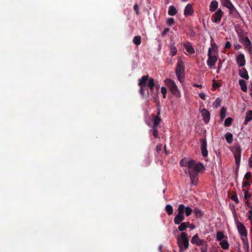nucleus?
Returning a JSON list of instances; mask_svg holds the SVG:
<instances>
[{"instance_id":"18","label":"nucleus","mask_w":252,"mask_h":252,"mask_svg":"<svg viewBox=\"0 0 252 252\" xmlns=\"http://www.w3.org/2000/svg\"><path fill=\"white\" fill-rule=\"evenodd\" d=\"M149 75H144L142 77L141 79H139L138 80V86L139 87L142 86H146L147 82H148V80L149 79Z\"/></svg>"},{"instance_id":"35","label":"nucleus","mask_w":252,"mask_h":252,"mask_svg":"<svg viewBox=\"0 0 252 252\" xmlns=\"http://www.w3.org/2000/svg\"><path fill=\"white\" fill-rule=\"evenodd\" d=\"M165 211L168 215H171L173 214V208L170 204H168L165 207Z\"/></svg>"},{"instance_id":"63","label":"nucleus","mask_w":252,"mask_h":252,"mask_svg":"<svg viewBox=\"0 0 252 252\" xmlns=\"http://www.w3.org/2000/svg\"><path fill=\"white\" fill-rule=\"evenodd\" d=\"M212 46L213 47H216L217 46V44L214 43L213 44H212Z\"/></svg>"},{"instance_id":"52","label":"nucleus","mask_w":252,"mask_h":252,"mask_svg":"<svg viewBox=\"0 0 252 252\" xmlns=\"http://www.w3.org/2000/svg\"><path fill=\"white\" fill-rule=\"evenodd\" d=\"M231 47V44L230 42L229 41H227L225 44V49H229Z\"/></svg>"},{"instance_id":"6","label":"nucleus","mask_w":252,"mask_h":252,"mask_svg":"<svg viewBox=\"0 0 252 252\" xmlns=\"http://www.w3.org/2000/svg\"><path fill=\"white\" fill-rule=\"evenodd\" d=\"M234 156L236 165L239 166L241 157V149L239 145H236L234 147Z\"/></svg>"},{"instance_id":"3","label":"nucleus","mask_w":252,"mask_h":252,"mask_svg":"<svg viewBox=\"0 0 252 252\" xmlns=\"http://www.w3.org/2000/svg\"><path fill=\"white\" fill-rule=\"evenodd\" d=\"M177 242L180 248V252H183V250L187 249L189 245L187 234L182 232L180 237L177 239Z\"/></svg>"},{"instance_id":"54","label":"nucleus","mask_w":252,"mask_h":252,"mask_svg":"<svg viewBox=\"0 0 252 252\" xmlns=\"http://www.w3.org/2000/svg\"><path fill=\"white\" fill-rule=\"evenodd\" d=\"M246 204L249 208H251L252 206V204L249 201H246Z\"/></svg>"},{"instance_id":"14","label":"nucleus","mask_w":252,"mask_h":252,"mask_svg":"<svg viewBox=\"0 0 252 252\" xmlns=\"http://www.w3.org/2000/svg\"><path fill=\"white\" fill-rule=\"evenodd\" d=\"M201 115L203 118L204 122L207 124L209 122L210 119V112L205 108L202 110L201 112Z\"/></svg>"},{"instance_id":"30","label":"nucleus","mask_w":252,"mask_h":252,"mask_svg":"<svg viewBox=\"0 0 252 252\" xmlns=\"http://www.w3.org/2000/svg\"><path fill=\"white\" fill-rule=\"evenodd\" d=\"M225 139L227 142L231 144L233 141V135L230 132H227L225 135Z\"/></svg>"},{"instance_id":"47","label":"nucleus","mask_w":252,"mask_h":252,"mask_svg":"<svg viewBox=\"0 0 252 252\" xmlns=\"http://www.w3.org/2000/svg\"><path fill=\"white\" fill-rule=\"evenodd\" d=\"M221 100L220 98H218L215 101V104L216 107H218L220 105Z\"/></svg>"},{"instance_id":"56","label":"nucleus","mask_w":252,"mask_h":252,"mask_svg":"<svg viewBox=\"0 0 252 252\" xmlns=\"http://www.w3.org/2000/svg\"><path fill=\"white\" fill-rule=\"evenodd\" d=\"M248 217L249 220H251V224H252V215L248 214Z\"/></svg>"},{"instance_id":"49","label":"nucleus","mask_w":252,"mask_h":252,"mask_svg":"<svg viewBox=\"0 0 252 252\" xmlns=\"http://www.w3.org/2000/svg\"><path fill=\"white\" fill-rule=\"evenodd\" d=\"M251 197V194L249 193V192L247 190L245 191L244 193V197L245 199H248Z\"/></svg>"},{"instance_id":"46","label":"nucleus","mask_w":252,"mask_h":252,"mask_svg":"<svg viewBox=\"0 0 252 252\" xmlns=\"http://www.w3.org/2000/svg\"><path fill=\"white\" fill-rule=\"evenodd\" d=\"M133 9H134V10L135 11L137 15H139V6H138V4L135 3L134 5Z\"/></svg>"},{"instance_id":"32","label":"nucleus","mask_w":252,"mask_h":252,"mask_svg":"<svg viewBox=\"0 0 252 252\" xmlns=\"http://www.w3.org/2000/svg\"><path fill=\"white\" fill-rule=\"evenodd\" d=\"M150 132H152L153 136L155 138H158V127L152 126V128L150 130Z\"/></svg>"},{"instance_id":"58","label":"nucleus","mask_w":252,"mask_h":252,"mask_svg":"<svg viewBox=\"0 0 252 252\" xmlns=\"http://www.w3.org/2000/svg\"><path fill=\"white\" fill-rule=\"evenodd\" d=\"M250 208V210L248 211V214L252 215V206Z\"/></svg>"},{"instance_id":"9","label":"nucleus","mask_w":252,"mask_h":252,"mask_svg":"<svg viewBox=\"0 0 252 252\" xmlns=\"http://www.w3.org/2000/svg\"><path fill=\"white\" fill-rule=\"evenodd\" d=\"M207 140L206 138H203L201 140V152L203 157H207L208 155L207 149Z\"/></svg>"},{"instance_id":"51","label":"nucleus","mask_w":252,"mask_h":252,"mask_svg":"<svg viewBox=\"0 0 252 252\" xmlns=\"http://www.w3.org/2000/svg\"><path fill=\"white\" fill-rule=\"evenodd\" d=\"M199 97L203 100H205L206 95L204 93H201L199 94Z\"/></svg>"},{"instance_id":"42","label":"nucleus","mask_w":252,"mask_h":252,"mask_svg":"<svg viewBox=\"0 0 252 252\" xmlns=\"http://www.w3.org/2000/svg\"><path fill=\"white\" fill-rule=\"evenodd\" d=\"M166 22L169 26H172L174 22V19L173 18H169L167 19Z\"/></svg>"},{"instance_id":"1","label":"nucleus","mask_w":252,"mask_h":252,"mask_svg":"<svg viewBox=\"0 0 252 252\" xmlns=\"http://www.w3.org/2000/svg\"><path fill=\"white\" fill-rule=\"evenodd\" d=\"M180 165L182 166L188 167L189 171L191 169L202 171L204 169V166L202 163H196L193 159L188 160L186 158H183L180 161Z\"/></svg>"},{"instance_id":"24","label":"nucleus","mask_w":252,"mask_h":252,"mask_svg":"<svg viewBox=\"0 0 252 252\" xmlns=\"http://www.w3.org/2000/svg\"><path fill=\"white\" fill-rule=\"evenodd\" d=\"M148 87L149 88L150 91L153 92L154 91V88L155 86V83L154 82V79L153 78H150L147 84Z\"/></svg>"},{"instance_id":"2","label":"nucleus","mask_w":252,"mask_h":252,"mask_svg":"<svg viewBox=\"0 0 252 252\" xmlns=\"http://www.w3.org/2000/svg\"><path fill=\"white\" fill-rule=\"evenodd\" d=\"M184 72L185 67L184 63L181 59H179L177 63L175 73L178 80L181 83H183L184 81Z\"/></svg>"},{"instance_id":"27","label":"nucleus","mask_w":252,"mask_h":252,"mask_svg":"<svg viewBox=\"0 0 252 252\" xmlns=\"http://www.w3.org/2000/svg\"><path fill=\"white\" fill-rule=\"evenodd\" d=\"M218 2L217 0H213L210 5V10L211 11H214L217 8Z\"/></svg>"},{"instance_id":"36","label":"nucleus","mask_w":252,"mask_h":252,"mask_svg":"<svg viewBox=\"0 0 252 252\" xmlns=\"http://www.w3.org/2000/svg\"><path fill=\"white\" fill-rule=\"evenodd\" d=\"M226 109L223 107L221 108L220 112V117L221 118V120H223L224 119V118L226 117Z\"/></svg>"},{"instance_id":"5","label":"nucleus","mask_w":252,"mask_h":252,"mask_svg":"<svg viewBox=\"0 0 252 252\" xmlns=\"http://www.w3.org/2000/svg\"><path fill=\"white\" fill-rule=\"evenodd\" d=\"M201 171H198L194 169H191L189 171V177L191 182V184L193 185L196 186L198 183V173Z\"/></svg>"},{"instance_id":"22","label":"nucleus","mask_w":252,"mask_h":252,"mask_svg":"<svg viewBox=\"0 0 252 252\" xmlns=\"http://www.w3.org/2000/svg\"><path fill=\"white\" fill-rule=\"evenodd\" d=\"M180 225L178 226V229L180 231H183L185 230L188 227H189V225L190 224L189 222H182L180 224Z\"/></svg>"},{"instance_id":"40","label":"nucleus","mask_w":252,"mask_h":252,"mask_svg":"<svg viewBox=\"0 0 252 252\" xmlns=\"http://www.w3.org/2000/svg\"><path fill=\"white\" fill-rule=\"evenodd\" d=\"M201 252H207V244L206 242L204 243V244L201 245Z\"/></svg>"},{"instance_id":"7","label":"nucleus","mask_w":252,"mask_h":252,"mask_svg":"<svg viewBox=\"0 0 252 252\" xmlns=\"http://www.w3.org/2000/svg\"><path fill=\"white\" fill-rule=\"evenodd\" d=\"M208 56V60L207 62V65L209 66L210 68H211L215 64L217 61V58L215 56H213L212 55L211 48L209 49Z\"/></svg>"},{"instance_id":"15","label":"nucleus","mask_w":252,"mask_h":252,"mask_svg":"<svg viewBox=\"0 0 252 252\" xmlns=\"http://www.w3.org/2000/svg\"><path fill=\"white\" fill-rule=\"evenodd\" d=\"M236 61L239 67L244 66L246 62L244 55L243 54L239 55L237 57Z\"/></svg>"},{"instance_id":"25","label":"nucleus","mask_w":252,"mask_h":252,"mask_svg":"<svg viewBox=\"0 0 252 252\" xmlns=\"http://www.w3.org/2000/svg\"><path fill=\"white\" fill-rule=\"evenodd\" d=\"M239 84L241 87V90L246 92L247 91V86L246 84V82L244 80H240L239 81Z\"/></svg>"},{"instance_id":"55","label":"nucleus","mask_w":252,"mask_h":252,"mask_svg":"<svg viewBox=\"0 0 252 252\" xmlns=\"http://www.w3.org/2000/svg\"><path fill=\"white\" fill-rule=\"evenodd\" d=\"M220 86V85H219V83H216V82H214L213 84V87H215V88H219Z\"/></svg>"},{"instance_id":"38","label":"nucleus","mask_w":252,"mask_h":252,"mask_svg":"<svg viewBox=\"0 0 252 252\" xmlns=\"http://www.w3.org/2000/svg\"><path fill=\"white\" fill-rule=\"evenodd\" d=\"M233 119L232 118L228 117L226 118L224 121V126H230L232 122Z\"/></svg>"},{"instance_id":"59","label":"nucleus","mask_w":252,"mask_h":252,"mask_svg":"<svg viewBox=\"0 0 252 252\" xmlns=\"http://www.w3.org/2000/svg\"><path fill=\"white\" fill-rule=\"evenodd\" d=\"M189 227L192 229L194 228V226L192 224L190 223V224L189 225Z\"/></svg>"},{"instance_id":"4","label":"nucleus","mask_w":252,"mask_h":252,"mask_svg":"<svg viewBox=\"0 0 252 252\" xmlns=\"http://www.w3.org/2000/svg\"><path fill=\"white\" fill-rule=\"evenodd\" d=\"M166 86L169 88L172 94L176 97H180L181 94L175 82L169 78H167L164 81Z\"/></svg>"},{"instance_id":"50","label":"nucleus","mask_w":252,"mask_h":252,"mask_svg":"<svg viewBox=\"0 0 252 252\" xmlns=\"http://www.w3.org/2000/svg\"><path fill=\"white\" fill-rule=\"evenodd\" d=\"M169 30H170L169 28H165L162 32V36H164L165 34L169 31Z\"/></svg>"},{"instance_id":"12","label":"nucleus","mask_w":252,"mask_h":252,"mask_svg":"<svg viewBox=\"0 0 252 252\" xmlns=\"http://www.w3.org/2000/svg\"><path fill=\"white\" fill-rule=\"evenodd\" d=\"M237 228L241 235L244 236H247V231L244 225L242 223L238 222L237 224Z\"/></svg>"},{"instance_id":"33","label":"nucleus","mask_w":252,"mask_h":252,"mask_svg":"<svg viewBox=\"0 0 252 252\" xmlns=\"http://www.w3.org/2000/svg\"><path fill=\"white\" fill-rule=\"evenodd\" d=\"M133 42L136 45H139L141 43V37L140 35L135 36L133 38Z\"/></svg>"},{"instance_id":"34","label":"nucleus","mask_w":252,"mask_h":252,"mask_svg":"<svg viewBox=\"0 0 252 252\" xmlns=\"http://www.w3.org/2000/svg\"><path fill=\"white\" fill-rule=\"evenodd\" d=\"M225 237L227 238L226 236L224 235V234H223V233L222 232L218 231L217 232V240L218 241H222Z\"/></svg>"},{"instance_id":"57","label":"nucleus","mask_w":252,"mask_h":252,"mask_svg":"<svg viewBox=\"0 0 252 252\" xmlns=\"http://www.w3.org/2000/svg\"><path fill=\"white\" fill-rule=\"evenodd\" d=\"M193 86L195 87H197V88H201L202 87V86L201 85H198L196 84H194L193 85Z\"/></svg>"},{"instance_id":"23","label":"nucleus","mask_w":252,"mask_h":252,"mask_svg":"<svg viewBox=\"0 0 252 252\" xmlns=\"http://www.w3.org/2000/svg\"><path fill=\"white\" fill-rule=\"evenodd\" d=\"M223 5L228 8L231 11H233L234 6L229 0H224Z\"/></svg>"},{"instance_id":"45","label":"nucleus","mask_w":252,"mask_h":252,"mask_svg":"<svg viewBox=\"0 0 252 252\" xmlns=\"http://www.w3.org/2000/svg\"><path fill=\"white\" fill-rule=\"evenodd\" d=\"M162 145L161 144H158L156 146V151L158 154H159L161 151Z\"/></svg>"},{"instance_id":"19","label":"nucleus","mask_w":252,"mask_h":252,"mask_svg":"<svg viewBox=\"0 0 252 252\" xmlns=\"http://www.w3.org/2000/svg\"><path fill=\"white\" fill-rule=\"evenodd\" d=\"M193 13V9L192 5L189 3L188 4L185 9H184V15L185 16H188L189 15H191Z\"/></svg>"},{"instance_id":"28","label":"nucleus","mask_w":252,"mask_h":252,"mask_svg":"<svg viewBox=\"0 0 252 252\" xmlns=\"http://www.w3.org/2000/svg\"><path fill=\"white\" fill-rule=\"evenodd\" d=\"M252 120V110L249 111L246 113L245 124Z\"/></svg>"},{"instance_id":"41","label":"nucleus","mask_w":252,"mask_h":252,"mask_svg":"<svg viewBox=\"0 0 252 252\" xmlns=\"http://www.w3.org/2000/svg\"><path fill=\"white\" fill-rule=\"evenodd\" d=\"M161 94H162L163 95V97L164 98H166V93H167V90H166V89L164 87H162L161 88Z\"/></svg>"},{"instance_id":"44","label":"nucleus","mask_w":252,"mask_h":252,"mask_svg":"<svg viewBox=\"0 0 252 252\" xmlns=\"http://www.w3.org/2000/svg\"><path fill=\"white\" fill-rule=\"evenodd\" d=\"M251 176H252V173L250 172H248L245 175L244 178H245V179L248 180L251 179Z\"/></svg>"},{"instance_id":"37","label":"nucleus","mask_w":252,"mask_h":252,"mask_svg":"<svg viewBox=\"0 0 252 252\" xmlns=\"http://www.w3.org/2000/svg\"><path fill=\"white\" fill-rule=\"evenodd\" d=\"M193 212L195 215V216L197 218H201L203 216V213L201 211L197 208H196L194 210Z\"/></svg>"},{"instance_id":"53","label":"nucleus","mask_w":252,"mask_h":252,"mask_svg":"<svg viewBox=\"0 0 252 252\" xmlns=\"http://www.w3.org/2000/svg\"><path fill=\"white\" fill-rule=\"evenodd\" d=\"M250 166L252 168V155L249 160Z\"/></svg>"},{"instance_id":"21","label":"nucleus","mask_w":252,"mask_h":252,"mask_svg":"<svg viewBox=\"0 0 252 252\" xmlns=\"http://www.w3.org/2000/svg\"><path fill=\"white\" fill-rule=\"evenodd\" d=\"M239 75L243 78L248 80L249 76L247 70L245 68H242L239 70Z\"/></svg>"},{"instance_id":"39","label":"nucleus","mask_w":252,"mask_h":252,"mask_svg":"<svg viewBox=\"0 0 252 252\" xmlns=\"http://www.w3.org/2000/svg\"><path fill=\"white\" fill-rule=\"evenodd\" d=\"M140 89L139 90V93L142 97H144L145 95V87L144 86L140 87Z\"/></svg>"},{"instance_id":"11","label":"nucleus","mask_w":252,"mask_h":252,"mask_svg":"<svg viewBox=\"0 0 252 252\" xmlns=\"http://www.w3.org/2000/svg\"><path fill=\"white\" fill-rule=\"evenodd\" d=\"M177 211L178 214L174 218V221L176 224H180L185 220V216L182 214V211H180L178 209Z\"/></svg>"},{"instance_id":"31","label":"nucleus","mask_w":252,"mask_h":252,"mask_svg":"<svg viewBox=\"0 0 252 252\" xmlns=\"http://www.w3.org/2000/svg\"><path fill=\"white\" fill-rule=\"evenodd\" d=\"M170 54L172 56H174L176 54L177 52V49L176 46H175L174 43L170 45Z\"/></svg>"},{"instance_id":"17","label":"nucleus","mask_w":252,"mask_h":252,"mask_svg":"<svg viewBox=\"0 0 252 252\" xmlns=\"http://www.w3.org/2000/svg\"><path fill=\"white\" fill-rule=\"evenodd\" d=\"M243 43L246 48V49H247V50L248 51V52L250 54H252V46L251 45V42L248 37H246L244 39Z\"/></svg>"},{"instance_id":"43","label":"nucleus","mask_w":252,"mask_h":252,"mask_svg":"<svg viewBox=\"0 0 252 252\" xmlns=\"http://www.w3.org/2000/svg\"><path fill=\"white\" fill-rule=\"evenodd\" d=\"M231 199H232L234 201H235L236 203L239 202L238 198L236 194H233L231 197Z\"/></svg>"},{"instance_id":"64","label":"nucleus","mask_w":252,"mask_h":252,"mask_svg":"<svg viewBox=\"0 0 252 252\" xmlns=\"http://www.w3.org/2000/svg\"><path fill=\"white\" fill-rule=\"evenodd\" d=\"M160 110L158 109V112L157 113V115L156 116H159V115L160 114Z\"/></svg>"},{"instance_id":"20","label":"nucleus","mask_w":252,"mask_h":252,"mask_svg":"<svg viewBox=\"0 0 252 252\" xmlns=\"http://www.w3.org/2000/svg\"><path fill=\"white\" fill-rule=\"evenodd\" d=\"M152 121L153 122V126L158 127V125L161 121V119L159 116H156L154 114L152 115Z\"/></svg>"},{"instance_id":"26","label":"nucleus","mask_w":252,"mask_h":252,"mask_svg":"<svg viewBox=\"0 0 252 252\" xmlns=\"http://www.w3.org/2000/svg\"><path fill=\"white\" fill-rule=\"evenodd\" d=\"M177 13L176 8L173 5H171L169 7L168 13L169 15L174 16Z\"/></svg>"},{"instance_id":"48","label":"nucleus","mask_w":252,"mask_h":252,"mask_svg":"<svg viewBox=\"0 0 252 252\" xmlns=\"http://www.w3.org/2000/svg\"><path fill=\"white\" fill-rule=\"evenodd\" d=\"M243 187H247L249 188L250 187V182L249 181H243Z\"/></svg>"},{"instance_id":"60","label":"nucleus","mask_w":252,"mask_h":252,"mask_svg":"<svg viewBox=\"0 0 252 252\" xmlns=\"http://www.w3.org/2000/svg\"><path fill=\"white\" fill-rule=\"evenodd\" d=\"M146 124H147V125L148 126H151V124L150 122L146 121Z\"/></svg>"},{"instance_id":"62","label":"nucleus","mask_w":252,"mask_h":252,"mask_svg":"<svg viewBox=\"0 0 252 252\" xmlns=\"http://www.w3.org/2000/svg\"><path fill=\"white\" fill-rule=\"evenodd\" d=\"M240 47H241V46L240 45H238L236 46V49L237 50H238L240 48Z\"/></svg>"},{"instance_id":"16","label":"nucleus","mask_w":252,"mask_h":252,"mask_svg":"<svg viewBox=\"0 0 252 252\" xmlns=\"http://www.w3.org/2000/svg\"><path fill=\"white\" fill-rule=\"evenodd\" d=\"M183 45L189 53L191 54L194 53V49L191 45L190 42L189 41L183 43Z\"/></svg>"},{"instance_id":"13","label":"nucleus","mask_w":252,"mask_h":252,"mask_svg":"<svg viewBox=\"0 0 252 252\" xmlns=\"http://www.w3.org/2000/svg\"><path fill=\"white\" fill-rule=\"evenodd\" d=\"M205 242L203 240L199 239L197 234L194 235L191 240V243L192 244H195L199 246L204 244Z\"/></svg>"},{"instance_id":"10","label":"nucleus","mask_w":252,"mask_h":252,"mask_svg":"<svg viewBox=\"0 0 252 252\" xmlns=\"http://www.w3.org/2000/svg\"><path fill=\"white\" fill-rule=\"evenodd\" d=\"M223 12L220 9H219L213 15L212 17V20L214 23H219L221 19Z\"/></svg>"},{"instance_id":"29","label":"nucleus","mask_w":252,"mask_h":252,"mask_svg":"<svg viewBox=\"0 0 252 252\" xmlns=\"http://www.w3.org/2000/svg\"><path fill=\"white\" fill-rule=\"evenodd\" d=\"M220 245L221 246V248L223 250H228L229 247L227 241L225 240L220 241Z\"/></svg>"},{"instance_id":"61","label":"nucleus","mask_w":252,"mask_h":252,"mask_svg":"<svg viewBox=\"0 0 252 252\" xmlns=\"http://www.w3.org/2000/svg\"><path fill=\"white\" fill-rule=\"evenodd\" d=\"M155 86H156V87L157 89L158 90V89H159V85H156V84H155Z\"/></svg>"},{"instance_id":"8","label":"nucleus","mask_w":252,"mask_h":252,"mask_svg":"<svg viewBox=\"0 0 252 252\" xmlns=\"http://www.w3.org/2000/svg\"><path fill=\"white\" fill-rule=\"evenodd\" d=\"M178 209L182 211L183 215L185 214L187 217L189 216L193 212V210L190 207H186L184 204H180Z\"/></svg>"}]
</instances>
